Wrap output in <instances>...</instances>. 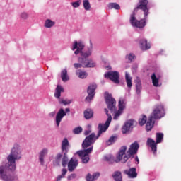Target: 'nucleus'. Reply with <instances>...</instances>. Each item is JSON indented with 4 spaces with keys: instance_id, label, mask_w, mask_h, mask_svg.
I'll return each instance as SVG.
<instances>
[{
    "instance_id": "obj_34",
    "label": "nucleus",
    "mask_w": 181,
    "mask_h": 181,
    "mask_svg": "<svg viewBox=\"0 0 181 181\" xmlns=\"http://www.w3.org/2000/svg\"><path fill=\"white\" fill-rule=\"evenodd\" d=\"M83 8L86 11H90L91 6L90 5V1H88V0H83Z\"/></svg>"
},
{
    "instance_id": "obj_28",
    "label": "nucleus",
    "mask_w": 181,
    "mask_h": 181,
    "mask_svg": "<svg viewBox=\"0 0 181 181\" xmlns=\"http://www.w3.org/2000/svg\"><path fill=\"white\" fill-rule=\"evenodd\" d=\"M61 78L62 81H67L69 80V76H67V69H64L61 73Z\"/></svg>"
},
{
    "instance_id": "obj_19",
    "label": "nucleus",
    "mask_w": 181,
    "mask_h": 181,
    "mask_svg": "<svg viewBox=\"0 0 181 181\" xmlns=\"http://www.w3.org/2000/svg\"><path fill=\"white\" fill-rule=\"evenodd\" d=\"M140 49L141 50H149L151 49V44L148 43V41L145 39L140 40Z\"/></svg>"
},
{
    "instance_id": "obj_10",
    "label": "nucleus",
    "mask_w": 181,
    "mask_h": 181,
    "mask_svg": "<svg viewBox=\"0 0 181 181\" xmlns=\"http://www.w3.org/2000/svg\"><path fill=\"white\" fill-rule=\"evenodd\" d=\"M97 89V84H91L88 87V96L86 98V101H90L95 95V90Z\"/></svg>"
},
{
    "instance_id": "obj_42",
    "label": "nucleus",
    "mask_w": 181,
    "mask_h": 181,
    "mask_svg": "<svg viewBox=\"0 0 181 181\" xmlns=\"http://www.w3.org/2000/svg\"><path fill=\"white\" fill-rule=\"evenodd\" d=\"M86 180L87 181H94V178L93 177V176H91V174L90 173L87 175V176L86 177Z\"/></svg>"
},
{
    "instance_id": "obj_15",
    "label": "nucleus",
    "mask_w": 181,
    "mask_h": 181,
    "mask_svg": "<svg viewBox=\"0 0 181 181\" xmlns=\"http://www.w3.org/2000/svg\"><path fill=\"white\" fill-rule=\"evenodd\" d=\"M124 173L130 177V179H135L136 176H138V173H136V168H132L129 170H125Z\"/></svg>"
},
{
    "instance_id": "obj_7",
    "label": "nucleus",
    "mask_w": 181,
    "mask_h": 181,
    "mask_svg": "<svg viewBox=\"0 0 181 181\" xmlns=\"http://www.w3.org/2000/svg\"><path fill=\"white\" fill-rule=\"evenodd\" d=\"M163 139V134L162 133L156 134V142H155L154 140L151 138L148 139L147 145L150 146L153 153H155V152H156L157 151L156 144H160Z\"/></svg>"
},
{
    "instance_id": "obj_47",
    "label": "nucleus",
    "mask_w": 181,
    "mask_h": 181,
    "mask_svg": "<svg viewBox=\"0 0 181 181\" xmlns=\"http://www.w3.org/2000/svg\"><path fill=\"white\" fill-rule=\"evenodd\" d=\"M67 173V169L64 168L62 170V175L61 176H63L64 177L66 176V174Z\"/></svg>"
},
{
    "instance_id": "obj_29",
    "label": "nucleus",
    "mask_w": 181,
    "mask_h": 181,
    "mask_svg": "<svg viewBox=\"0 0 181 181\" xmlns=\"http://www.w3.org/2000/svg\"><path fill=\"white\" fill-rule=\"evenodd\" d=\"M148 119V118L146 117V115H143L141 116V118H140L139 119V125H141V127H144V125H145L146 124V120Z\"/></svg>"
},
{
    "instance_id": "obj_12",
    "label": "nucleus",
    "mask_w": 181,
    "mask_h": 181,
    "mask_svg": "<svg viewBox=\"0 0 181 181\" xmlns=\"http://www.w3.org/2000/svg\"><path fill=\"white\" fill-rule=\"evenodd\" d=\"M78 166V160L71 158L68 163V170L74 172V170Z\"/></svg>"
},
{
    "instance_id": "obj_32",
    "label": "nucleus",
    "mask_w": 181,
    "mask_h": 181,
    "mask_svg": "<svg viewBox=\"0 0 181 181\" xmlns=\"http://www.w3.org/2000/svg\"><path fill=\"white\" fill-rule=\"evenodd\" d=\"M56 23L54 21H52L50 19H47L45 21V28H52V26H54Z\"/></svg>"
},
{
    "instance_id": "obj_52",
    "label": "nucleus",
    "mask_w": 181,
    "mask_h": 181,
    "mask_svg": "<svg viewBox=\"0 0 181 181\" xmlns=\"http://www.w3.org/2000/svg\"><path fill=\"white\" fill-rule=\"evenodd\" d=\"M65 111H66V112H70V108H66Z\"/></svg>"
},
{
    "instance_id": "obj_40",
    "label": "nucleus",
    "mask_w": 181,
    "mask_h": 181,
    "mask_svg": "<svg viewBox=\"0 0 181 181\" xmlns=\"http://www.w3.org/2000/svg\"><path fill=\"white\" fill-rule=\"evenodd\" d=\"M115 136H111L108 141H107V143L108 144V145H111L112 144H113V142H115Z\"/></svg>"
},
{
    "instance_id": "obj_5",
    "label": "nucleus",
    "mask_w": 181,
    "mask_h": 181,
    "mask_svg": "<svg viewBox=\"0 0 181 181\" xmlns=\"http://www.w3.org/2000/svg\"><path fill=\"white\" fill-rule=\"evenodd\" d=\"M78 63L74 64V69H81V67L83 69H91L95 67V62L91 59L78 57Z\"/></svg>"
},
{
    "instance_id": "obj_3",
    "label": "nucleus",
    "mask_w": 181,
    "mask_h": 181,
    "mask_svg": "<svg viewBox=\"0 0 181 181\" xmlns=\"http://www.w3.org/2000/svg\"><path fill=\"white\" fill-rule=\"evenodd\" d=\"M21 148L16 144L11 149V153L7 157L8 163L6 166L0 167V177L4 181H13V177L8 175L6 170H15L16 169V160L21 159Z\"/></svg>"
},
{
    "instance_id": "obj_45",
    "label": "nucleus",
    "mask_w": 181,
    "mask_h": 181,
    "mask_svg": "<svg viewBox=\"0 0 181 181\" xmlns=\"http://www.w3.org/2000/svg\"><path fill=\"white\" fill-rule=\"evenodd\" d=\"M21 18H22V19H28V13H22L21 14Z\"/></svg>"
},
{
    "instance_id": "obj_50",
    "label": "nucleus",
    "mask_w": 181,
    "mask_h": 181,
    "mask_svg": "<svg viewBox=\"0 0 181 181\" xmlns=\"http://www.w3.org/2000/svg\"><path fill=\"white\" fill-rule=\"evenodd\" d=\"M90 132H91V131L86 130L85 132H84V135H88V134H90Z\"/></svg>"
},
{
    "instance_id": "obj_17",
    "label": "nucleus",
    "mask_w": 181,
    "mask_h": 181,
    "mask_svg": "<svg viewBox=\"0 0 181 181\" xmlns=\"http://www.w3.org/2000/svg\"><path fill=\"white\" fill-rule=\"evenodd\" d=\"M62 93H64V88L63 86L58 85L55 88L54 97L58 100H60V97L62 96Z\"/></svg>"
},
{
    "instance_id": "obj_23",
    "label": "nucleus",
    "mask_w": 181,
    "mask_h": 181,
    "mask_svg": "<svg viewBox=\"0 0 181 181\" xmlns=\"http://www.w3.org/2000/svg\"><path fill=\"white\" fill-rule=\"evenodd\" d=\"M84 118L86 119H90V118H93V116L94 115V112L91 110V109H86L84 112Z\"/></svg>"
},
{
    "instance_id": "obj_41",
    "label": "nucleus",
    "mask_w": 181,
    "mask_h": 181,
    "mask_svg": "<svg viewBox=\"0 0 181 181\" xmlns=\"http://www.w3.org/2000/svg\"><path fill=\"white\" fill-rule=\"evenodd\" d=\"M62 146H69V140L67 139V138H64L63 139Z\"/></svg>"
},
{
    "instance_id": "obj_20",
    "label": "nucleus",
    "mask_w": 181,
    "mask_h": 181,
    "mask_svg": "<svg viewBox=\"0 0 181 181\" xmlns=\"http://www.w3.org/2000/svg\"><path fill=\"white\" fill-rule=\"evenodd\" d=\"M84 47H85V45H84V42H83V41H80V42L74 41L73 47H72V50H76V49H78L81 50V52H83V49H84Z\"/></svg>"
},
{
    "instance_id": "obj_14",
    "label": "nucleus",
    "mask_w": 181,
    "mask_h": 181,
    "mask_svg": "<svg viewBox=\"0 0 181 181\" xmlns=\"http://www.w3.org/2000/svg\"><path fill=\"white\" fill-rule=\"evenodd\" d=\"M75 54H81L80 57H83V59L88 58L90 56H91V53H93L92 48L88 49L86 52L81 51V49H78L76 48V50L74 52Z\"/></svg>"
},
{
    "instance_id": "obj_30",
    "label": "nucleus",
    "mask_w": 181,
    "mask_h": 181,
    "mask_svg": "<svg viewBox=\"0 0 181 181\" xmlns=\"http://www.w3.org/2000/svg\"><path fill=\"white\" fill-rule=\"evenodd\" d=\"M76 76H78L79 78L83 79V78H87V76H88V74L86 71H80V72H78V71H76Z\"/></svg>"
},
{
    "instance_id": "obj_6",
    "label": "nucleus",
    "mask_w": 181,
    "mask_h": 181,
    "mask_svg": "<svg viewBox=\"0 0 181 181\" xmlns=\"http://www.w3.org/2000/svg\"><path fill=\"white\" fill-rule=\"evenodd\" d=\"M105 101L106 103V105L111 111V112H114V111H117V100L114 98H112V95L110 94L108 92L105 93Z\"/></svg>"
},
{
    "instance_id": "obj_11",
    "label": "nucleus",
    "mask_w": 181,
    "mask_h": 181,
    "mask_svg": "<svg viewBox=\"0 0 181 181\" xmlns=\"http://www.w3.org/2000/svg\"><path fill=\"white\" fill-rule=\"evenodd\" d=\"M134 124H135V120H128L122 129V134H127V132H129V131L134 128Z\"/></svg>"
},
{
    "instance_id": "obj_36",
    "label": "nucleus",
    "mask_w": 181,
    "mask_h": 181,
    "mask_svg": "<svg viewBox=\"0 0 181 181\" xmlns=\"http://www.w3.org/2000/svg\"><path fill=\"white\" fill-rule=\"evenodd\" d=\"M73 132L76 134H81V132H83V128L81 127H76L74 129Z\"/></svg>"
},
{
    "instance_id": "obj_2",
    "label": "nucleus",
    "mask_w": 181,
    "mask_h": 181,
    "mask_svg": "<svg viewBox=\"0 0 181 181\" xmlns=\"http://www.w3.org/2000/svg\"><path fill=\"white\" fill-rule=\"evenodd\" d=\"M148 0H139L136 8L134 9V13L131 15L130 23L135 28L142 29L146 25V19L149 15V8H148Z\"/></svg>"
},
{
    "instance_id": "obj_37",
    "label": "nucleus",
    "mask_w": 181,
    "mask_h": 181,
    "mask_svg": "<svg viewBox=\"0 0 181 181\" xmlns=\"http://www.w3.org/2000/svg\"><path fill=\"white\" fill-rule=\"evenodd\" d=\"M81 4V0H78L75 2L71 3V5L74 8H78Z\"/></svg>"
},
{
    "instance_id": "obj_49",
    "label": "nucleus",
    "mask_w": 181,
    "mask_h": 181,
    "mask_svg": "<svg viewBox=\"0 0 181 181\" xmlns=\"http://www.w3.org/2000/svg\"><path fill=\"white\" fill-rule=\"evenodd\" d=\"M105 112L107 115V118H110V117H112L110 114L108 113V109H105Z\"/></svg>"
},
{
    "instance_id": "obj_8",
    "label": "nucleus",
    "mask_w": 181,
    "mask_h": 181,
    "mask_svg": "<svg viewBox=\"0 0 181 181\" xmlns=\"http://www.w3.org/2000/svg\"><path fill=\"white\" fill-rule=\"evenodd\" d=\"M150 117H153V119H160L165 117V107L163 105L155 106Z\"/></svg>"
},
{
    "instance_id": "obj_48",
    "label": "nucleus",
    "mask_w": 181,
    "mask_h": 181,
    "mask_svg": "<svg viewBox=\"0 0 181 181\" xmlns=\"http://www.w3.org/2000/svg\"><path fill=\"white\" fill-rule=\"evenodd\" d=\"M63 158V155L62 153H58L56 156V159L57 161L60 160Z\"/></svg>"
},
{
    "instance_id": "obj_33",
    "label": "nucleus",
    "mask_w": 181,
    "mask_h": 181,
    "mask_svg": "<svg viewBox=\"0 0 181 181\" xmlns=\"http://www.w3.org/2000/svg\"><path fill=\"white\" fill-rule=\"evenodd\" d=\"M115 115L113 117V119L117 120L118 119V118H119V117H121V114H122V112H124L123 110H120L119 109H118V110H115Z\"/></svg>"
},
{
    "instance_id": "obj_51",
    "label": "nucleus",
    "mask_w": 181,
    "mask_h": 181,
    "mask_svg": "<svg viewBox=\"0 0 181 181\" xmlns=\"http://www.w3.org/2000/svg\"><path fill=\"white\" fill-rule=\"evenodd\" d=\"M135 160L137 162L136 164L139 163V158H138V156L135 157Z\"/></svg>"
},
{
    "instance_id": "obj_24",
    "label": "nucleus",
    "mask_w": 181,
    "mask_h": 181,
    "mask_svg": "<svg viewBox=\"0 0 181 181\" xmlns=\"http://www.w3.org/2000/svg\"><path fill=\"white\" fill-rule=\"evenodd\" d=\"M112 177L115 181H122V174L119 171H115L112 174Z\"/></svg>"
},
{
    "instance_id": "obj_1",
    "label": "nucleus",
    "mask_w": 181,
    "mask_h": 181,
    "mask_svg": "<svg viewBox=\"0 0 181 181\" xmlns=\"http://www.w3.org/2000/svg\"><path fill=\"white\" fill-rule=\"evenodd\" d=\"M112 121V117L109 116V118L107 119L105 124L100 123L98 127V133L95 136V133H92L89 136H86L84 141L82 143V148L83 150L77 151V154L80 156L82 160V163H88L90 162V153L93 152V146H91L100 136L103 132H105L110 127Z\"/></svg>"
},
{
    "instance_id": "obj_26",
    "label": "nucleus",
    "mask_w": 181,
    "mask_h": 181,
    "mask_svg": "<svg viewBox=\"0 0 181 181\" xmlns=\"http://www.w3.org/2000/svg\"><path fill=\"white\" fill-rule=\"evenodd\" d=\"M136 89L137 94H139L142 91V82H141V79L139 78H137L136 81Z\"/></svg>"
},
{
    "instance_id": "obj_25",
    "label": "nucleus",
    "mask_w": 181,
    "mask_h": 181,
    "mask_svg": "<svg viewBox=\"0 0 181 181\" xmlns=\"http://www.w3.org/2000/svg\"><path fill=\"white\" fill-rule=\"evenodd\" d=\"M125 80H126V83L128 88H131L132 87V77L129 76V74H128V72L125 73Z\"/></svg>"
},
{
    "instance_id": "obj_43",
    "label": "nucleus",
    "mask_w": 181,
    "mask_h": 181,
    "mask_svg": "<svg viewBox=\"0 0 181 181\" xmlns=\"http://www.w3.org/2000/svg\"><path fill=\"white\" fill-rule=\"evenodd\" d=\"M60 104H64V105H67V104H70V100H65L62 99L61 100H59Z\"/></svg>"
},
{
    "instance_id": "obj_22",
    "label": "nucleus",
    "mask_w": 181,
    "mask_h": 181,
    "mask_svg": "<svg viewBox=\"0 0 181 181\" xmlns=\"http://www.w3.org/2000/svg\"><path fill=\"white\" fill-rule=\"evenodd\" d=\"M47 148H44L41 151V152L40 153V156H39V159H40V162L41 163V165H43L44 162H45V156L47 155Z\"/></svg>"
},
{
    "instance_id": "obj_39",
    "label": "nucleus",
    "mask_w": 181,
    "mask_h": 181,
    "mask_svg": "<svg viewBox=\"0 0 181 181\" xmlns=\"http://www.w3.org/2000/svg\"><path fill=\"white\" fill-rule=\"evenodd\" d=\"M69 146H62V151L64 152V155L69 152Z\"/></svg>"
},
{
    "instance_id": "obj_35",
    "label": "nucleus",
    "mask_w": 181,
    "mask_h": 181,
    "mask_svg": "<svg viewBox=\"0 0 181 181\" xmlns=\"http://www.w3.org/2000/svg\"><path fill=\"white\" fill-rule=\"evenodd\" d=\"M68 162H69V158L67 157V156H66V154H64L62 158V165L63 168H66L67 166Z\"/></svg>"
},
{
    "instance_id": "obj_9",
    "label": "nucleus",
    "mask_w": 181,
    "mask_h": 181,
    "mask_svg": "<svg viewBox=\"0 0 181 181\" xmlns=\"http://www.w3.org/2000/svg\"><path fill=\"white\" fill-rule=\"evenodd\" d=\"M105 78H109L115 83V84H119V73L117 71H108L105 74Z\"/></svg>"
},
{
    "instance_id": "obj_38",
    "label": "nucleus",
    "mask_w": 181,
    "mask_h": 181,
    "mask_svg": "<svg viewBox=\"0 0 181 181\" xmlns=\"http://www.w3.org/2000/svg\"><path fill=\"white\" fill-rule=\"evenodd\" d=\"M127 57L129 62H133V60H135V54H129V55H127Z\"/></svg>"
},
{
    "instance_id": "obj_31",
    "label": "nucleus",
    "mask_w": 181,
    "mask_h": 181,
    "mask_svg": "<svg viewBox=\"0 0 181 181\" xmlns=\"http://www.w3.org/2000/svg\"><path fill=\"white\" fill-rule=\"evenodd\" d=\"M118 107L119 110L124 111V110H125V100L119 99Z\"/></svg>"
},
{
    "instance_id": "obj_16",
    "label": "nucleus",
    "mask_w": 181,
    "mask_h": 181,
    "mask_svg": "<svg viewBox=\"0 0 181 181\" xmlns=\"http://www.w3.org/2000/svg\"><path fill=\"white\" fill-rule=\"evenodd\" d=\"M160 75H156V74L153 73L151 75V80L153 86L154 87H159V80L160 79Z\"/></svg>"
},
{
    "instance_id": "obj_4",
    "label": "nucleus",
    "mask_w": 181,
    "mask_h": 181,
    "mask_svg": "<svg viewBox=\"0 0 181 181\" xmlns=\"http://www.w3.org/2000/svg\"><path fill=\"white\" fill-rule=\"evenodd\" d=\"M138 149H139V144L135 141L130 145L129 150L127 152V146H123L120 148L118 155L117 156L116 162H122V163H126L128 159L134 155L138 153ZM127 152V155H125Z\"/></svg>"
},
{
    "instance_id": "obj_18",
    "label": "nucleus",
    "mask_w": 181,
    "mask_h": 181,
    "mask_svg": "<svg viewBox=\"0 0 181 181\" xmlns=\"http://www.w3.org/2000/svg\"><path fill=\"white\" fill-rule=\"evenodd\" d=\"M146 123V130L147 132H149V131L152 130V128H153V125L155 124V121H153V117L150 116L147 122Z\"/></svg>"
},
{
    "instance_id": "obj_13",
    "label": "nucleus",
    "mask_w": 181,
    "mask_h": 181,
    "mask_svg": "<svg viewBox=\"0 0 181 181\" xmlns=\"http://www.w3.org/2000/svg\"><path fill=\"white\" fill-rule=\"evenodd\" d=\"M66 113L64 112V109H60L57 113L56 116V124L57 127H59L60 122H62V119H63L64 117H66Z\"/></svg>"
},
{
    "instance_id": "obj_27",
    "label": "nucleus",
    "mask_w": 181,
    "mask_h": 181,
    "mask_svg": "<svg viewBox=\"0 0 181 181\" xmlns=\"http://www.w3.org/2000/svg\"><path fill=\"white\" fill-rule=\"evenodd\" d=\"M108 9H115L116 11H119L121 6L117 3H110L107 5Z\"/></svg>"
},
{
    "instance_id": "obj_46",
    "label": "nucleus",
    "mask_w": 181,
    "mask_h": 181,
    "mask_svg": "<svg viewBox=\"0 0 181 181\" xmlns=\"http://www.w3.org/2000/svg\"><path fill=\"white\" fill-rule=\"evenodd\" d=\"M76 177H77V175L76 174H71L69 177H68V180H71V179H76Z\"/></svg>"
},
{
    "instance_id": "obj_44",
    "label": "nucleus",
    "mask_w": 181,
    "mask_h": 181,
    "mask_svg": "<svg viewBox=\"0 0 181 181\" xmlns=\"http://www.w3.org/2000/svg\"><path fill=\"white\" fill-rule=\"evenodd\" d=\"M92 177H93V180H97V179H98L100 177V174L98 173H95Z\"/></svg>"
},
{
    "instance_id": "obj_21",
    "label": "nucleus",
    "mask_w": 181,
    "mask_h": 181,
    "mask_svg": "<svg viewBox=\"0 0 181 181\" xmlns=\"http://www.w3.org/2000/svg\"><path fill=\"white\" fill-rule=\"evenodd\" d=\"M103 160H105V162H107L110 165H112V163H115V162L116 163H119V162H117V157H116V160H115V158H114V156H112L111 155L105 156L103 158Z\"/></svg>"
}]
</instances>
